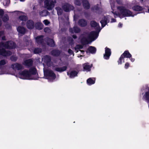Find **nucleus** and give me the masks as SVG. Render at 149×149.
Masks as SVG:
<instances>
[{
  "instance_id": "nucleus-1",
  "label": "nucleus",
  "mask_w": 149,
  "mask_h": 149,
  "mask_svg": "<svg viewBox=\"0 0 149 149\" xmlns=\"http://www.w3.org/2000/svg\"><path fill=\"white\" fill-rule=\"evenodd\" d=\"M16 76L24 79H37L38 78L36 69L34 68L31 69L29 72L24 70L21 71L17 74Z\"/></svg>"
},
{
  "instance_id": "nucleus-2",
  "label": "nucleus",
  "mask_w": 149,
  "mask_h": 149,
  "mask_svg": "<svg viewBox=\"0 0 149 149\" xmlns=\"http://www.w3.org/2000/svg\"><path fill=\"white\" fill-rule=\"evenodd\" d=\"M111 9L113 11L111 12V15H113L115 17L119 16L120 18H123L125 17H133L134 16V14L130 10L126 9L123 6H119L117 8L119 11V13L118 14L116 13L114 11L113 4L111 3Z\"/></svg>"
},
{
  "instance_id": "nucleus-3",
  "label": "nucleus",
  "mask_w": 149,
  "mask_h": 149,
  "mask_svg": "<svg viewBox=\"0 0 149 149\" xmlns=\"http://www.w3.org/2000/svg\"><path fill=\"white\" fill-rule=\"evenodd\" d=\"M15 47V44L12 41L6 43L4 44L3 43L0 44V55L4 56H8L11 55V53L10 52H7L3 48H13Z\"/></svg>"
},
{
  "instance_id": "nucleus-4",
  "label": "nucleus",
  "mask_w": 149,
  "mask_h": 149,
  "mask_svg": "<svg viewBox=\"0 0 149 149\" xmlns=\"http://www.w3.org/2000/svg\"><path fill=\"white\" fill-rule=\"evenodd\" d=\"M43 63L44 66V72L45 77L49 81H52L56 78V76L53 72L50 70L46 69V66Z\"/></svg>"
},
{
  "instance_id": "nucleus-5",
  "label": "nucleus",
  "mask_w": 149,
  "mask_h": 149,
  "mask_svg": "<svg viewBox=\"0 0 149 149\" xmlns=\"http://www.w3.org/2000/svg\"><path fill=\"white\" fill-rule=\"evenodd\" d=\"M98 36V33L97 31L92 32L89 36L88 39L86 38H83L81 40V42L83 44H88L89 41H92L95 40Z\"/></svg>"
},
{
  "instance_id": "nucleus-6",
  "label": "nucleus",
  "mask_w": 149,
  "mask_h": 149,
  "mask_svg": "<svg viewBox=\"0 0 149 149\" xmlns=\"http://www.w3.org/2000/svg\"><path fill=\"white\" fill-rule=\"evenodd\" d=\"M45 7L49 10H52L54 8V3H56L55 1L51 2V0H45L44 2Z\"/></svg>"
},
{
  "instance_id": "nucleus-7",
  "label": "nucleus",
  "mask_w": 149,
  "mask_h": 149,
  "mask_svg": "<svg viewBox=\"0 0 149 149\" xmlns=\"http://www.w3.org/2000/svg\"><path fill=\"white\" fill-rule=\"evenodd\" d=\"M17 13L18 14L20 15L19 17V19L22 21V25H24V22L27 19V17L24 15L23 13L22 12L18 11Z\"/></svg>"
},
{
  "instance_id": "nucleus-8",
  "label": "nucleus",
  "mask_w": 149,
  "mask_h": 149,
  "mask_svg": "<svg viewBox=\"0 0 149 149\" xmlns=\"http://www.w3.org/2000/svg\"><path fill=\"white\" fill-rule=\"evenodd\" d=\"M42 61H44L45 63H46L47 65L49 67L50 66L52 63L50 61V57L47 56H44L42 58Z\"/></svg>"
},
{
  "instance_id": "nucleus-9",
  "label": "nucleus",
  "mask_w": 149,
  "mask_h": 149,
  "mask_svg": "<svg viewBox=\"0 0 149 149\" xmlns=\"http://www.w3.org/2000/svg\"><path fill=\"white\" fill-rule=\"evenodd\" d=\"M110 18L111 17L108 16L105 17L100 21L102 27H104L107 22H109V20Z\"/></svg>"
},
{
  "instance_id": "nucleus-10",
  "label": "nucleus",
  "mask_w": 149,
  "mask_h": 149,
  "mask_svg": "<svg viewBox=\"0 0 149 149\" xmlns=\"http://www.w3.org/2000/svg\"><path fill=\"white\" fill-rule=\"evenodd\" d=\"M111 54L110 50L108 48H106L105 49V54L104 55V57L106 59H108Z\"/></svg>"
},
{
  "instance_id": "nucleus-11",
  "label": "nucleus",
  "mask_w": 149,
  "mask_h": 149,
  "mask_svg": "<svg viewBox=\"0 0 149 149\" xmlns=\"http://www.w3.org/2000/svg\"><path fill=\"white\" fill-rule=\"evenodd\" d=\"M77 72L74 70H70L67 72V74L70 78H73L76 76Z\"/></svg>"
},
{
  "instance_id": "nucleus-12",
  "label": "nucleus",
  "mask_w": 149,
  "mask_h": 149,
  "mask_svg": "<svg viewBox=\"0 0 149 149\" xmlns=\"http://www.w3.org/2000/svg\"><path fill=\"white\" fill-rule=\"evenodd\" d=\"M64 10L66 12H68L73 9V7L68 4H66L63 6Z\"/></svg>"
},
{
  "instance_id": "nucleus-13",
  "label": "nucleus",
  "mask_w": 149,
  "mask_h": 149,
  "mask_svg": "<svg viewBox=\"0 0 149 149\" xmlns=\"http://www.w3.org/2000/svg\"><path fill=\"white\" fill-rule=\"evenodd\" d=\"M84 70L86 72L90 71L92 65H89L88 63H85L83 65Z\"/></svg>"
},
{
  "instance_id": "nucleus-14",
  "label": "nucleus",
  "mask_w": 149,
  "mask_h": 149,
  "mask_svg": "<svg viewBox=\"0 0 149 149\" xmlns=\"http://www.w3.org/2000/svg\"><path fill=\"white\" fill-rule=\"evenodd\" d=\"M95 82V79L94 78H90L87 80V83L89 86L94 84Z\"/></svg>"
},
{
  "instance_id": "nucleus-15",
  "label": "nucleus",
  "mask_w": 149,
  "mask_h": 149,
  "mask_svg": "<svg viewBox=\"0 0 149 149\" xmlns=\"http://www.w3.org/2000/svg\"><path fill=\"white\" fill-rule=\"evenodd\" d=\"M12 68L14 70H19L22 68V66L21 65L18 64H14L12 65Z\"/></svg>"
},
{
  "instance_id": "nucleus-16",
  "label": "nucleus",
  "mask_w": 149,
  "mask_h": 149,
  "mask_svg": "<svg viewBox=\"0 0 149 149\" xmlns=\"http://www.w3.org/2000/svg\"><path fill=\"white\" fill-rule=\"evenodd\" d=\"M17 31L19 33L24 34L25 32V29L23 27L19 26L17 28Z\"/></svg>"
},
{
  "instance_id": "nucleus-17",
  "label": "nucleus",
  "mask_w": 149,
  "mask_h": 149,
  "mask_svg": "<svg viewBox=\"0 0 149 149\" xmlns=\"http://www.w3.org/2000/svg\"><path fill=\"white\" fill-rule=\"evenodd\" d=\"M91 25L92 27H95L97 30L99 29V26L97 23L94 21H92L91 22Z\"/></svg>"
},
{
  "instance_id": "nucleus-18",
  "label": "nucleus",
  "mask_w": 149,
  "mask_h": 149,
  "mask_svg": "<svg viewBox=\"0 0 149 149\" xmlns=\"http://www.w3.org/2000/svg\"><path fill=\"white\" fill-rule=\"evenodd\" d=\"M26 26L28 29H32L33 27V22L31 20L28 21L27 22Z\"/></svg>"
},
{
  "instance_id": "nucleus-19",
  "label": "nucleus",
  "mask_w": 149,
  "mask_h": 149,
  "mask_svg": "<svg viewBox=\"0 0 149 149\" xmlns=\"http://www.w3.org/2000/svg\"><path fill=\"white\" fill-rule=\"evenodd\" d=\"M70 31L71 32L73 33H77L79 32L80 29L79 28L77 27H74L73 29H70Z\"/></svg>"
},
{
  "instance_id": "nucleus-20",
  "label": "nucleus",
  "mask_w": 149,
  "mask_h": 149,
  "mask_svg": "<svg viewBox=\"0 0 149 149\" xmlns=\"http://www.w3.org/2000/svg\"><path fill=\"white\" fill-rule=\"evenodd\" d=\"M133 9L136 11H141L143 8L142 7L139 6H135L133 7Z\"/></svg>"
},
{
  "instance_id": "nucleus-21",
  "label": "nucleus",
  "mask_w": 149,
  "mask_h": 149,
  "mask_svg": "<svg viewBox=\"0 0 149 149\" xmlns=\"http://www.w3.org/2000/svg\"><path fill=\"white\" fill-rule=\"evenodd\" d=\"M122 55H123V56L125 57L130 58L132 56L127 51H125L123 54Z\"/></svg>"
},
{
  "instance_id": "nucleus-22",
  "label": "nucleus",
  "mask_w": 149,
  "mask_h": 149,
  "mask_svg": "<svg viewBox=\"0 0 149 149\" xmlns=\"http://www.w3.org/2000/svg\"><path fill=\"white\" fill-rule=\"evenodd\" d=\"M83 3L85 8L88 9L89 8V4L87 0H83Z\"/></svg>"
},
{
  "instance_id": "nucleus-23",
  "label": "nucleus",
  "mask_w": 149,
  "mask_h": 149,
  "mask_svg": "<svg viewBox=\"0 0 149 149\" xmlns=\"http://www.w3.org/2000/svg\"><path fill=\"white\" fill-rule=\"evenodd\" d=\"M96 51V50L95 47L92 46H91L88 48L87 52H91V53H95Z\"/></svg>"
},
{
  "instance_id": "nucleus-24",
  "label": "nucleus",
  "mask_w": 149,
  "mask_h": 149,
  "mask_svg": "<svg viewBox=\"0 0 149 149\" xmlns=\"http://www.w3.org/2000/svg\"><path fill=\"white\" fill-rule=\"evenodd\" d=\"M67 68L66 66H64L61 68H57L55 69V70L57 71L61 72L65 71Z\"/></svg>"
},
{
  "instance_id": "nucleus-25",
  "label": "nucleus",
  "mask_w": 149,
  "mask_h": 149,
  "mask_svg": "<svg viewBox=\"0 0 149 149\" xmlns=\"http://www.w3.org/2000/svg\"><path fill=\"white\" fill-rule=\"evenodd\" d=\"M79 24L81 26H84L86 25V22L83 19L80 20L79 22Z\"/></svg>"
},
{
  "instance_id": "nucleus-26",
  "label": "nucleus",
  "mask_w": 149,
  "mask_h": 149,
  "mask_svg": "<svg viewBox=\"0 0 149 149\" xmlns=\"http://www.w3.org/2000/svg\"><path fill=\"white\" fill-rule=\"evenodd\" d=\"M36 28L39 30L43 28V25L42 23L40 22L36 23Z\"/></svg>"
},
{
  "instance_id": "nucleus-27",
  "label": "nucleus",
  "mask_w": 149,
  "mask_h": 149,
  "mask_svg": "<svg viewBox=\"0 0 149 149\" xmlns=\"http://www.w3.org/2000/svg\"><path fill=\"white\" fill-rule=\"evenodd\" d=\"M32 63V60L29 59L26 60L24 61V64L26 66H29L31 65Z\"/></svg>"
},
{
  "instance_id": "nucleus-28",
  "label": "nucleus",
  "mask_w": 149,
  "mask_h": 149,
  "mask_svg": "<svg viewBox=\"0 0 149 149\" xmlns=\"http://www.w3.org/2000/svg\"><path fill=\"white\" fill-rule=\"evenodd\" d=\"M124 57L123 56V55H121L118 61V64H121L123 63L124 62Z\"/></svg>"
},
{
  "instance_id": "nucleus-29",
  "label": "nucleus",
  "mask_w": 149,
  "mask_h": 149,
  "mask_svg": "<svg viewBox=\"0 0 149 149\" xmlns=\"http://www.w3.org/2000/svg\"><path fill=\"white\" fill-rule=\"evenodd\" d=\"M36 39L37 42L42 43L43 40L42 36H38L36 38Z\"/></svg>"
},
{
  "instance_id": "nucleus-30",
  "label": "nucleus",
  "mask_w": 149,
  "mask_h": 149,
  "mask_svg": "<svg viewBox=\"0 0 149 149\" xmlns=\"http://www.w3.org/2000/svg\"><path fill=\"white\" fill-rule=\"evenodd\" d=\"M10 3V0H4L3 2V5L4 6H8Z\"/></svg>"
},
{
  "instance_id": "nucleus-31",
  "label": "nucleus",
  "mask_w": 149,
  "mask_h": 149,
  "mask_svg": "<svg viewBox=\"0 0 149 149\" xmlns=\"http://www.w3.org/2000/svg\"><path fill=\"white\" fill-rule=\"evenodd\" d=\"M49 41L50 42H48V44L51 46H54V40L52 39H49Z\"/></svg>"
},
{
  "instance_id": "nucleus-32",
  "label": "nucleus",
  "mask_w": 149,
  "mask_h": 149,
  "mask_svg": "<svg viewBox=\"0 0 149 149\" xmlns=\"http://www.w3.org/2000/svg\"><path fill=\"white\" fill-rule=\"evenodd\" d=\"M82 46L81 45H77L75 47V49L76 51V52H78L79 49H80L82 48Z\"/></svg>"
},
{
  "instance_id": "nucleus-33",
  "label": "nucleus",
  "mask_w": 149,
  "mask_h": 149,
  "mask_svg": "<svg viewBox=\"0 0 149 149\" xmlns=\"http://www.w3.org/2000/svg\"><path fill=\"white\" fill-rule=\"evenodd\" d=\"M56 10L57 11L58 14V15H61L62 13V10L59 8H56Z\"/></svg>"
},
{
  "instance_id": "nucleus-34",
  "label": "nucleus",
  "mask_w": 149,
  "mask_h": 149,
  "mask_svg": "<svg viewBox=\"0 0 149 149\" xmlns=\"http://www.w3.org/2000/svg\"><path fill=\"white\" fill-rule=\"evenodd\" d=\"M34 52L35 53H38L41 52V50L39 48H37L35 49Z\"/></svg>"
},
{
  "instance_id": "nucleus-35",
  "label": "nucleus",
  "mask_w": 149,
  "mask_h": 149,
  "mask_svg": "<svg viewBox=\"0 0 149 149\" xmlns=\"http://www.w3.org/2000/svg\"><path fill=\"white\" fill-rule=\"evenodd\" d=\"M8 19V16H6L4 17V18H3V21L4 22H6L7 21Z\"/></svg>"
},
{
  "instance_id": "nucleus-36",
  "label": "nucleus",
  "mask_w": 149,
  "mask_h": 149,
  "mask_svg": "<svg viewBox=\"0 0 149 149\" xmlns=\"http://www.w3.org/2000/svg\"><path fill=\"white\" fill-rule=\"evenodd\" d=\"M6 63L5 61L4 60H2L0 61V65H3Z\"/></svg>"
},
{
  "instance_id": "nucleus-37",
  "label": "nucleus",
  "mask_w": 149,
  "mask_h": 149,
  "mask_svg": "<svg viewBox=\"0 0 149 149\" xmlns=\"http://www.w3.org/2000/svg\"><path fill=\"white\" fill-rule=\"evenodd\" d=\"M43 22L45 24L47 25L49 23V21L47 20H45L43 21Z\"/></svg>"
},
{
  "instance_id": "nucleus-38",
  "label": "nucleus",
  "mask_w": 149,
  "mask_h": 149,
  "mask_svg": "<svg viewBox=\"0 0 149 149\" xmlns=\"http://www.w3.org/2000/svg\"><path fill=\"white\" fill-rule=\"evenodd\" d=\"M130 64L129 63H125V68L126 69H127L129 67Z\"/></svg>"
},
{
  "instance_id": "nucleus-39",
  "label": "nucleus",
  "mask_w": 149,
  "mask_h": 149,
  "mask_svg": "<svg viewBox=\"0 0 149 149\" xmlns=\"http://www.w3.org/2000/svg\"><path fill=\"white\" fill-rule=\"evenodd\" d=\"M75 3L77 5H79L80 4L79 1V0H77L75 2Z\"/></svg>"
},
{
  "instance_id": "nucleus-40",
  "label": "nucleus",
  "mask_w": 149,
  "mask_h": 149,
  "mask_svg": "<svg viewBox=\"0 0 149 149\" xmlns=\"http://www.w3.org/2000/svg\"><path fill=\"white\" fill-rule=\"evenodd\" d=\"M44 31L45 32H48L49 31V29L48 28H45L44 29Z\"/></svg>"
},
{
  "instance_id": "nucleus-41",
  "label": "nucleus",
  "mask_w": 149,
  "mask_h": 149,
  "mask_svg": "<svg viewBox=\"0 0 149 149\" xmlns=\"http://www.w3.org/2000/svg\"><path fill=\"white\" fill-rule=\"evenodd\" d=\"M3 13V11L2 9H0V16H2V15Z\"/></svg>"
},
{
  "instance_id": "nucleus-42",
  "label": "nucleus",
  "mask_w": 149,
  "mask_h": 149,
  "mask_svg": "<svg viewBox=\"0 0 149 149\" xmlns=\"http://www.w3.org/2000/svg\"><path fill=\"white\" fill-rule=\"evenodd\" d=\"M123 24L121 23H119L118 24V26L119 28H121L122 27Z\"/></svg>"
},
{
  "instance_id": "nucleus-43",
  "label": "nucleus",
  "mask_w": 149,
  "mask_h": 149,
  "mask_svg": "<svg viewBox=\"0 0 149 149\" xmlns=\"http://www.w3.org/2000/svg\"><path fill=\"white\" fill-rule=\"evenodd\" d=\"M68 52L70 54H72L73 53L72 51L70 49L68 50Z\"/></svg>"
},
{
  "instance_id": "nucleus-44",
  "label": "nucleus",
  "mask_w": 149,
  "mask_h": 149,
  "mask_svg": "<svg viewBox=\"0 0 149 149\" xmlns=\"http://www.w3.org/2000/svg\"><path fill=\"white\" fill-rule=\"evenodd\" d=\"M80 52L81 53L80 56H83V54L84 52V51L80 50Z\"/></svg>"
},
{
  "instance_id": "nucleus-45",
  "label": "nucleus",
  "mask_w": 149,
  "mask_h": 149,
  "mask_svg": "<svg viewBox=\"0 0 149 149\" xmlns=\"http://www.w3.org/2000/svg\"><path fill=\"white\" fill-rule=\"evenodd\" d=\"M116 2L118 4H120L121 3V1L120 0H117Z\"/></svg>"
},
{
  "instance_id": "nucleus-46",
  "label": "nucleus",
  "mask_w": 149,
  "mask_h": 149,
  "mask_svg": "<svg viewBox=\"0 0 149 149\" xmlns=\"http://www.w3.org/2000/svg\"><path fill=\"white\" fill-rule=\"evenodd\" d=\"M131 61L132 62H134L135 61V59L134 58H131L130 59Z\"/></svg>"
},
{
  "instance_id": "nucleus-47",
  "label": "nucleus",
  "mask_w": 149,
  "mask_h": 149,
  "mask_svg": "<svg viewBox=\"0 0 149 149\" xmlns=\"http://www.w3.org/2000/svg\"><path fill=\"white\" fill-rule=\"evenodd\" d=\"M6 73H7L6 72H0V74H6Z\"/></svg>"
},
{
  "instance_id": "nucleus-48",
  "label": "nucleus",
  "mask_w": 149,
  "mask_h": 149,
  "mask_svg": "<svg viewBox=\"0 0 149 149\" xmlns=\"http://www.w3.org/2000/svg\"><path fill=\"white\" fill-rule=\"evenodd\" d=\"M3 34V32L2 31H0V36L2 35Z\"/></svg>"
},
{
  "instance_id": "nucleus-49",
  "label": "nucleus",
  "mask_w": 149,
  "mask_h": 149,
  "mask_svg": "<svg viewBox=\"0 0 149 149\" xmlns=\"http://www.w3.org/2000/svg\"><path fill=\"white\" fill-rule=\"evenodd\" d=\"M115 21H116V20L115 19H111V22H115Z\"/></svg>"
},
{
  "instance_id": "nucleus-50",
  "label": "nucleus",
  "mask_w": 149,
  "mask_h": 149,
  "mask_svg": "<svg viewBox=\"0 0 149 149\" xmlns=\"http://www.w3.org/2000/svg\"><path fill=\"white\" fill-rule=\"evenodd\" d=\"M73 37L74 38H76V36H75V35H73Z\"/></svg>"
},
{
  "instance_id": "nucleus-51",
  "label": "nucleus",
  "mask_w": 149,
  "mask_h": 149,
  "mask_svg": "<svg viewBox=\"0 0 149 149\" xmlns=\"http://www.w3.org/2000/svg\"><path fill=\"white\" fill-rule=\"evenodd\" d=\"M40 15H41L42 16H43L44 15H45L44 14H42V13H40Z\"/></svg>"
},
{
  "instance_id": "nucleus-52",
  "label": "nucleus",
  "mask_w": 149,
  "mask_h": 149,
  "mask_svg": "<svg viewBox=\"0 0 149 149\" xmlns=\"http://www.w3.org/2000/svg\"><path fill=\"white\" fill-rule=\"evenodd\" d=\"M2 40H5V37H2Z\"/></svg>"
},
{
  "instance_id": "nucleus-53",
  "label": "nucleus",
  "mask_w": 149,
  "mask_h": 149,
  "mask_svg": "<svg viewBox=\"0 0 149 149\" xmlns=\"http://www.w3.org/2000/svg\"><path fill=\"white\" fill-rule=\"evenodd\" d=\"M11 59L12 60H13V61H15L16 60V59H14V60H13V59H12V57H11Z\"/></svg>"
},
{
  "instance_id": "nucleus-54",
  "label": "nucleus",
  "mask_w": 149,
  "mask_h": 149,
  "mask_svg": "<svg viewBox=\"0 0 149 149\" xmlns=\"http://www.w3.org/2000/svg\"><path fill=\"white\" fill-rule=\"evenodd\" d=\"M46 11H43V12H42V13H45L46 12Z\"/></svg>"
},
{
  "instance_id": "nucleus-55",
  "label": "nucleus",
  "mask_w": 149,
  "mask_h": 149,
  "mask_svg": "<svg viewBox=\"0 0 149 149\" xmlns=\"http://www.w3.org/2000/svg\"><path fill=\"white\" fill-rule=\"evenodd\" d=\"M20 1H25V0H19Z\"/></svg>"
},
{
  "instance_id": "nucleus-56",
  "label": "nucleus",
  "mask_w": 149,
  "mask_h": 149,
  "mask_svg": "<svg viewBox=\"0 0 149 149\" xmlns=\"http://www.w3.org/2000/svg\"><path fill=\"white\" fill-rule=\"evenodd\" d=\"M140 1H143V0H139Z\"/></svg>"
},
{
  "instance_id": "nucleus-57",
  "label": "nucleus",
  "mask_w": 149,
  "mask_h": 149,
  "mask_svg": "<svg viewBox=\"0 0 149 149\" xmlns=\"http://www.w3.org/2000/svg\"><path fill=\"white\" fill-rule=\"evenodd\" d=\"M148 12H149V8L148 9Z\"/></svg>"
}]
</instances>
